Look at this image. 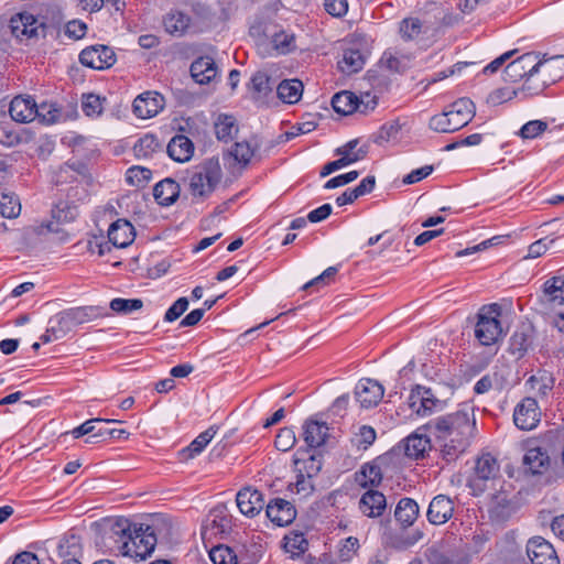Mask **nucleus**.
<instances>
[{
	"label": "nucleus",
	"instance_id": "nucleus-1",
	"mask_svg": "<svg viewBox=\"0 0 564 564\" xmlns=\"http://www.w3.org/2000/svg\"><path fill=\"white\" fill-rule=\"evenodd\" d=\"M434 437V447L443 457L458 458L470 446L476 432L474 409L464 406L455 412L436 416L421 426Z\"/></svg>",
	"mask_w": 564,
	"mask_h": 564
},
{
	"label": "nucleus",
	"instance_id": "nucleus-2",
	"mask_svg": "<svg viewBox=\"0 0 564 564\" xmlns=\"http://www.w3.org/2000/svg\"><path fill=\"white\" fill-rule=\"evenodd\" d=\"M111 539L117 544L118 551L123 556L143 561L151 555L156 545V535L153 529L147 525L132 529L128 519H117L110 529Z\"/></svg>",
	"mask_w": 564,
	"mask_h": 564
},
{
	"label": "nucleus",
	"instance_id": "nucleus-3",
	"mask_svg": "<svg viewBox=\"0 0 564 564\" xmlns=\"http://www.w3.org/2000/svg\"><path fill=\"white\" fill-rule=\"evenodd\" d=\"M564 469V460H514L507 466L510 478L524 481L550 482Z\"/></svg>",
	"mask_w": 564,
	"mask_h": 564
},
{
	"label": "nucleus",
	"instance_id": "nucleus-4",
	"mask_svg": "<svg viewBox=\"0 0 564 564\" xmlns=\"http://www.w3.org/2000/svg\"><path fill=\"white\" fill-rule=\"evenodd\" d=\"M223 176L219 160L209 158L192 172L188 188L194 198L206 199L217 187Z\"/></svg>",
	"mask_w": 564,
	"mask_h": 564
},
{
	"label": "nucleus",
	"instance_id": "nucleus-5",
	"mask_svg": "<svg viewBox=\"0 0 564 564\" xmlns=\"http://www.w3.org/2000/svg\"><path fill=\"white\" fill-rule=\"evenodd\" d=\"M501 306L497 303L484 305L477 314L475 326V337L484 346H490L498 341L503 335V329L499 317Z\"/></svg>",
	"mask_w": 564,
	"mask_h": 564
},
{
	"label": "nucleus",
	"instance_id": "nucleus-6",
	"mask_svg": "<svg viewBox=\"0 0 564 564\" xmlns=\"http://www.w3.org/2000/svg\"><path fill=\"white\" fill-rule=\"evenodd\" d=\"M564 443V431L552 429L541 433L535 437L528 438L523 443V449L527 452L523 458H550Z\"/></svg>",
	"mask_w": 564,
	"mask_h": 564
},
{
	"label": "nucleus",
	"instance_id": "nucleus-7",
	"mask_svg": "<svg viewBox=\"0 0 564 564\" xmlns=\"http://www.w3.org/2000/svg\"><path fill=\"white\" fill-rule=\"evenodd\" d=\"M432 449L435 447L431 438L425 434L414 432L377 458H399L401 455L405 458H425V455H429Z\"/></svg>",
	"mask_w": 564,
	"mask_h": 564
},
{
	"label": "nucleus",
	"instance_id": "nucleus-8",
	"mask_svg": "<svg viewBox=\"0 0 564 564\" xmlns=\"http://www.w3.org/2000/svg\"><path fill=\"white\" fill-rule=\"evenodd\" d=\"M330 427L326 422L316 416L306 419L302 425V438L310 449H321L325 446H334L337 441L330 434Z\"/></svg>",
	"mask_w": 564,
	"mask_h": 564
},
{
	"label": "nucleus",
	"instance_id": "nucleus-9",
	"mask_svg": "<svg viewBox=\"0 0 564 564\" xmlns=\"http://www.w3.org/2000/svg\"><path fill=\"white\" fill-rule=\"evenodd\" d=\"M541 411L534 398L527 397L518 403L513 411V422L522 431H531L538 426Z\"/></svg>",
	"mask_w": 564,
	"mask_h": 564
},
{
	"label": "nucleus",
	"instance_id": "nucleus-10",
	"mask_svg": "<svg viewBox=\"0 0 564 564\" xmlns=\"http://www.w3.org/2000/svg\"><path fill=\"white\" fill-rule=\"evenodd\" d=\"M79 62L93 69H106L116 63L115 52L106 45H93L84 48L79 54Z\"/></svg>",
	"mask_w": 564,
	"mask_h": 564
},
{
	"label": "nucleus",
	"instance_id": "nucleus-11",
	"mask_svg": "<svg viewBox=\"0 0 564 564\" xmlns=\"http://www.w3.org/2000/svg\"><path fill=\"white\" fill-rule=\"evenodd\" d=\"M384 388L377 380L364 378L358 381L355 388V397L364 409L377 406L382 400Z\"/></svg>",
	"mask_w": 564,
	"mask_h": 564
},
{
	"label": "nucleus",
	"instance_id": "nucleus-12",
	"mask_svg": "<svg viewBox=\"0 0 564 564\" xmlns=\"http://www.w3.org/2000/svg\"><path fill=\"white\" fill-rule=\"evenodd\" d=\"M231 529V517L226 506L219 505L213 508L207 517L206 525L202 532L203 536H220L228 534Z\"/></svg>",
	"mask_w": 564,
	"mask_h": 564
},
{
	"label": "nucleus",
	"instance_id": "nucleus-13",
	"mask_svg": "<svg viewBox=\"0 0 564 564\" xmlns=\"http://www.w3.org/2000/svg\"><path fill=\"white\" fill-rule=\"evenodd\" d=\"M527 554L532 564H560L553 545L541 536H533L528 541Z\"/></svg>",
	"mask_w": 564,
	"mask_h": 564
},
{
	"label": "nucleus",
	"instance_id": "nucleus-14",
	"mask_svg": "<svg viewBox=\"0 0 564 564\" xmlns=\"http://www.w3.org/2000/svg\"><path fill=\"white\" fill-rule=\"evenodd\" d=\"M42 25L33 14L28 12L17 13L10 20L11 33L21 42L37 37Z\"/></svg>",
	"mask_w": 564,
	"mask_h": 564
},
{
	"label": "nucleus",
	"instance_id": "nucleus-15",
	"mask_svg": "<svg viewBox=\"0 0 564 564\" xmlns=\"http://www.w3.org/2000/svg\"><path fill=\"white\" fill-rule=\"evenodd\" d=\"M132 107L137 117L149 119L164 108V97L156 91H145L133 100Z\"/></svg>",
	"mask_w": 564,
	"mask_h": 564
},
{
	"label": "nucleus",
	"instance_id": "nucleus-16",
	"mask_svg": "<svg viewBox=\"0 0 564 564\" xmlns=\"http://www.w3.org/2000/svg\"><path fill=\"white\" fill-rule=\"evenodd\" d=\"M265 513L274 524L286 527L295 520L297 512L292 502L274 498L267 505Z\"/></svg>",
	"mask_w": 564,
	"mask_h": 564
},
{
	"label": "nucleus",
	"instance_id": "nucleus-17",
	"mask_svg": "<svg viewBox=\"0 0 564 564\" xmlns=\"http://www.w3.org/2000/svg\"><path fill=\"white\" fill-rule=\"evenodd\" d=\"M473 470L468 479L469 487L481 492L485 490V484L499 475L500 466L498 460H475Z\"/></svg>",
	"mask_w": 564,
	"mask_h": 564
},
{
	"label": "nucleus",
	"instance_id": "nucleus-18",
	"mask_svg": "<svg viewBox=\"0 0 564 564\" xmlns=\"http://www.w3.org/2000/svg\"><path fill=\"white\" fill-rule=\"evenodd\" d=\"M77 217V209L74 205L68 202H58L52 208L53 220L47 224H43L40 227V232L46 229L47 232L63 234L61 225L70 223Z\"/></svg>",
	"mask_w": 564,
	"mask_h": 564
},
{
	"label": "nucleus",
	"instance_id": "nucleus-19",
	"mask_svg": "<svg viewBox=\"0 0 564 564\" xmlns=\"http://www.w3.org/2000/svg\"><path fill=\"white\" fill-rule=\"evenodd\" d=\"M236 502L240 512L250 518L257 516L264 506L262 494L250 487L242 488L238 491Z\"/></svg>",
	"mask_w": 564,
	"mask_h": 564
},
{
	"label": "nucleus",
	"instance_id": "nucleus-20",
	"mask_svg": "<svg viewBox=\"0 0 564 564\" xmlns=\"http://www.w3.org/2000/svg\"><path fill=\"white\" fill-rule=\"evenodd\" d=\"M9 112L17 122H30L36 118L37 105L31 96H17L10 102Z\"/></svg>",
	"mask_w": 564,
	"mask_h": 564
},
{
	"label": "nucleus",
	"instance_id": "nucleus-21",
	"mask_svg": "<svg viewBox=\"0 0 564 564\" xmlns=\"http://www.w3.org/2000/svg\"><path fill=\"white\" fill-rule=\"evenodd\" d=\"M454 512L453 501L444 495L434 497L429 506L427 519L433 524L447 522Z\"/></svg>",
	"mask_w": 564,
	"mask_h": 564
},
{
	"label": "nucleus",
	"instance_id": "nucleus-22",
	"mask_svg": "<svg viewBox=\"0 0 564 564\" xmlns=\"http://www.w3.org/2000/svg\"><path fill=\"white\" fill-rule=\"evenodd\" d=\"M189 72L197 84L206 85L216 78L218 68L210 56H200L192 63Z\"/></svg>",
	"mask_w": 564,
	"mask_h": 564
},
{
	"label": "nucleus",
	"instance_id": "nucleus-23",
	"mask_svg": "<svg viewBox=\"0 0 564 564\" xmlns=\"http://www.w3.org/2000/svg\"><path fill=\"white\" fill-rule=\"evenodd\" d=\"M135 237L134 228L126 219H118L108 229V239L117 248H126L133 242Z\"/></svg>",
	"mask_w": 564,
	"mask_h": 564
},
{
	"label": "nucleus",
	"instance_id": "nucleus-24",
	"mask_svg": "<svg viewBox=\"0 0 564 564\" xmlns=\"http://www.w3.org/2000/svg\"><path fill=\"white\" fill-rule=\"evenodd\" d=\"M446 112L453 120L454 127L460 129L473 119L475 105L469 98H459L449 106Z\"/></svg>",
	"mask_w": 564,
	"mask_h": 564
},
{
	"label": "nucleus",
	"instance_id": "nucleus-25",
	"mask_svg": "<svg viewBox=\"0 0 564 564\" xmlns=\"http://www.w3.org/2000/svg\"><path fill=\"white\" fill-rule=\"evenodd\" d=\"M387 501L382 492L377 490H368L365 492L359 501L360 511L369 517H380L386 510Z\"/></svg>",
	"mask_w": 564,
	"mask_h": 564
},
{
	"label": "nucleus",
	"instance_id": "nucleus-26",
	"mask_svg": "<svg viewBox=\"0 0 564 564\" xmlns=\"http://www.w3.org/2000/svg\"><path fill=\"white\" fill-rule=\"evenodd\" d=\"M169 156L176 162L188 161L194 153L192 140L184 134L174 135L166 147Z\"/></svg>",
	"mask_w": 564,
	"mask_h": 564
},
{
	"label": "nucleus",
	"instance_id": "nucleus-27",
	"mask_svg": "<svg viewBox=\"0 0 564 564\" xmlns=\"http://www.w3.org/2000/svg\"><path fill=\"white\" fill-rule=\"evenodd\" d=\"M180 192V184L173 178L167 177L155 184L153 196L159 205L171 206L178 198Z\"/></svg>",
	"mask_w": 564,
	"mask_h": 564
},
{
	"label": "nucleus",
	"instance_id": "nucleus-28",
	"mask_svg": "<svg viewBox=\"0 0 564 564\" xmlns=\"http://www.w3.org/2000/svg\"><path fill=\"white\" fill-rule=\"evenodd\" d=\"M65 311L73 326L82 325L108 315L106 308L99 305L78 306Z\"/></svg>",
	"mask_w": 564,
	"mask_h": 564
},
{
	"label": "nucleus",
	"instance_id": "nucleus-29",
	"mask_svg": "<svg viewBox=\"0 0 564 564\" xmlns=\"http://www.w3.org/2000/svg\"><path fill=\"white\" fill-rule=\"evenodd\" d=\"M377 433L370 425H359L354 429L350 436V446L357 452L367 451L376 441Z\"/></svg>",
	"mask_w": 564,
	"mask_h": 564
},
{
	"label": "nucleus",
	"instance_id": "nucleus-30",
	"mask_svg": "<svg viewBox=\"0 0 564 564\" xmlns=\"http://www.w3.org/2000/svg\"><path fill=\"white\" fill-rule=\"evenodd\" d=\"M554 383L555 379L550 372L545 370L538 371L536 375L531 376L525 382L529 389L541 399L549 397L554 388Z\"/></svg>",
	"mask_w": 564,
	"mask_h": 564
},
{
	"label": "nucleus",
	"instance_id": "nucleus-31",
	"mask_svg": "<svg viewBox=\"0 0 564 564\" xmlns=\"http://www.w3.org/2000/svg\"><path fill=\"white\" fill-rule=\"evenodd\" d=\"M430 564H468L469 557L465 550L455 549L447 552L432 550L429 554Z\"/></svg>",
	"mask_w": 564,
	"mask_h": 564
},
{
	"label": "nucleus",
	"instance_id": "nucleus-32",
	"mask_svg": "<svg viewBox=\"0 0 564 564\" xmlns=\"http://www.w3.org/2000/svg\"><path fill=\"white\" fill-rule=\"evenodd\" d=\"M543 296L545 301L553 305H564V276H553L543 284Z\"/></svg>",
	"mask_w": 564,
	"mask_h": 564
},
{
	"label": "nucleus",
	"instance_id": "nucleus-33",
	"mask_svg": "<svg viewBox=\"0 0 564 564\" xmlns=\"http://www.w3.org/2000/svg\"><path fill=\"white\" fill-rule=\"evenodd\" d=\"M532 345V329L530 326H521L510 337V352L522 357Z\"/></svg>",
	"mask_w": 564,
	"mask_h": 564
},
{
	"label": "nucleus",
	"instance_id": "nucleus-34",
	"mask_svg": "<svg viewBox=\"0 0 564 564\" xmlns=\"http://www.w3.org/2000/svg\"><path fill=\"white\" fill-rule=\"evenodd\" d=\"M365 65L364 54L355 47H348L343 53V58L338 61V68L345 74L359 72Z\"/></svg>",
	"mask_w": 564,
	"mask_h": 564
},
{
	"label": "nucleus",
	"instance_id": "nucleus-35",
	"mask_svg": "<svg viewBox=\"0 0 564 564\" xmlns=\"http://www.w3.org/2000/svg\"><path fill=\"white\" fill-rule=\"evenodd\" d=\"M303 93V84L299 79L282 80L276 87L278 97L286 104L297 102Z\"/></svg>",
	"mask_w": 564,
	"mask_h": 564
},
{
	"label": "nucleus",
	"instance_id": "nucleus-36",
	"mask_svg": "<svg viewBox=\"0 0 564 564\" xmlns=\"http://www.w3.org/2000/svg\"><path fill=\"white\" fill-rule=\"evenodd\" d=\"M162 151L159 139L151 133L141 137L133 145L134 155L138 159H150L154 153Z\"/></svg>",
	"mask_w": 564,
	"mask_h": 564
},
{
	"label": "nucleus",
	"instance_id": "nucleus-37",
	"mask_svg": "<svg viewBox=\"0 0 564 564\" xmlns=\"http://www.w3.org/2000/svg\"><path fill=\"white\" fill-rule=\"evenodd\" d=\"M218 427L215 425L209 426L206 431L202 432L192 443L181 451L185 458H192L199 455L205 447L212 442L217 433Z\"/></svg>",
	"mask_w": 564,
	"mask_h": 564
},
{
	"label": "nucleus",
	"instance_id": "nucleus-38",
	"mask_svg": "<svg viewBox=\"0 0 564 564\" xmlns=\"http://www.w3.org/2000/svg\"><path fill=\"white\" fill-rule=\"evenodd\" d=\"M419 514L417 503L410 498H402L394 511L395 519L404 527L413 524Z\"/></svg>",
	"mask_w": 564,
	"mask_h": 564
},
{
	"label": "nucleus",
	"instance_id": "nucleus-39",
	"mask_svg": "<svg viewBox=\"0 0 564 564\" xmlns=\"http://www.w3.org/2000/svg\"><path fill=\"white\" fill-rule=\"evenodd\" d=\"M189 18L181 11H171L163 19V25L169 34L181 36L189 25Z\"/></svg>",
	"mask_w": 564,
	"mask_h": 564
},
{
	"label": "nucleus",
	"instance_id": "nucleus-40",
	"mask_svg": "<svg viewBox=\"0 0 564 564\" xmlns=\"http://www.w3.org/2000/svg\"><path fill=\"white\" fill-rule=\"evenodd\" d=\"M516 61L520 64V66H523V69L528 70V78L523 85V90L529 91L530 94H538L542 90L540 89H533L529 85L530 77H532L534 74H536L540 70V67L543 66L545 63L543 61L538 59V55L535 53H525L521 55L520 57L516 58Z\"/></svg>",
	"mask_w": 564,
	"mask_h": 564
},
{
	"label": "nucleus",
	"instance_id": "nucleus-41",
	"mask_svg": "<svg viewBox=\"0 0 564 564\" xmlns=\"http://www.w3.org/2000/svg\"><path fill=\"white\" fill-rule=\"evenodd\" d=\"M355 479L362 488L376 487L382 480V473L379 466L366 463L361 470L356 473Z\"/></svg>",
	"mask_w": 564,
	"mask_h": 564
},
{
	"label": "nucleus",
	"instance_id": "nucleus-42",
	"mask_svg": "<svg viewBox=\"0 0 564 564\" xmlns=\"http://www.w3.org/2000/svg\"><path fill=\"white\" fill-rule=\"evenodd\" d=\"M357 95L352 91L344 90L335 94L332 98V106L337 113L350 115L356 110Z\"/></svg>",
	"mask_w": 564,
	"mask_h": 564
},
{
	"label": "nucleus",
	"instance_id": "nucleus-43",
	"mask_svg": "<svg viewBox=\"0 0 564 564\" xmlns=\"http://www.w3.org/2000/svg\"><path fill=\"white\" fill-rule=\"evenodd\" d=\"M296 470L299 471L296 488L297 491L305 490V480L304 477L313 478L316 476L322 469L321 460H294Z\"/></svg>",
	"mask_w": 564,
	"mask_h": 564
},
{
	"label": "nucleus",
	"instance_id": "nucleus-44",
	"mask_svg": "<svg viewBox=\"0 0 564 564\" xmlns=\"http://www.w3.org/2000/svg\"><path fill=\"white\" fill-rule=\"evenodd\" d=\"M68 319L70 318L66 311L59 312L58 314L50 318V332H52L53 337L61 339L72 330L74 326L72 324V321Z\"/></svg>",
	"mask_w": 564,
	"mask_h": 564
},
{
	"label": "nucleus",
	"instance_id": "nucleus-45",
	"mask_svg": "<svg viewBox=\"0 0 564 564\" xmlns=\"http://www.w3.org/2000/svg\"><path fill=\"white\" fill-rule=\"evenodd\" d=\"M249 88L253 99L267 97L271 91L270 77L264 72L254 73L250 79Z\"/></svg>",
	"mask_w": 564,
	"mask_h": 564
},
{
	"label": "nucleus",
	"instance_id": "nucleus-46",
	"mask_svg": "<svg viewBox=\"0 0 564 564\" xmlns=\"http://www.w3.org/2000/svg\"><path fill=\"white\" fill-rule=\"evenodd\" d=\"M358 143H359V141L357 139L350 140L347 143H345L344 145L337 148L335 150V154L338 155L339 158H348V159L350 158L351 164L355 162H358V161L365 159L368 153L367 147H361V148L355 150L356 147L358 145Z\"/></svg>",
	"mask_w": 564,
	"mask_h": 564
},
{
	"label": "nucleus",
	"instance_id": "nucleus-47",
	"mask_svg": "<svg viewBox=\"0 0 564 564\" xmlns=\"http://www.w3.org/2000/svg\"><path fill=\"white\" fill-rule=\"evenodd\" d=\"M283 540L285 551L292 555L303 554L307 550L308 543L302 532L292 531Z\"/></svg>",
	"mask_w": 564,
	"mask_h": 564
},
{
	"label": "nucleus",
	"instance_id": "nucleus-48",
	"mask_svg": "<svg viewBox=\"0 0 564 564\" xmlns=\"http://www.w3.org/2000/svg\"><path fill=\"white\" fill-rule=\"evenodd\" d=\"M143 302L140 299H121L116 297L110 301L109 307L119 315H128L134 311L141 310Z\"/></svg>",
	"mask_w": 564,
	"mask_h": 564
},
{
	"label": "nucleus",
	"instance_id": "nucleus-49",
	"mask_svg": "<svg viewBox=\"0 0 564 564\" xmlns=\"http://www.w3.org/2000/svg\"><path fill=\"white\" fill-rule=\"evenodd\" d=\"M59 553L63 556H72L61 564H80L76 556L80 553L79 539L70 535L64 543L59 544Z\"/></svg>",
	"mask_w": 564,
	"mask_h": 564
},
{
	"label": "nucleus",
	"instance_id": "nucleus-50",
	"mask_svg": "<svg viewBox=\"0 0 564 564\" xmlns=\"http://www.w3.org/2000/svg\"><path fill=\"white\" fill-rule=\"evenodd\" d=\"M273 47L281 54L290 53L295 48V35L284 30L276 32L272 36Z\"/></svg>",
	"mask_w": 564,
	"mask_h": 564
},
{
	"label": "nucleus",
	"instance_id": "nucleus-51",
	"mask_svg": "<svg viewBox=\"0 0 564 564\" xmlns=\"http://www.w3.org/2000/svg\"><path fill=\"white\" fill-rule=\"evenodd\" d=\"M235 119L231 116L220 115L215 123V133L218 140L228 141L236 131Z\"/></svg>",
	"mask_w": 564,
	"mask_h": 564
},
{
	"label": "nucleus",
	"instance_id": "nucleus-52",
	"mask_svg": "<svg viewBox=\"0 0 564 564\" xmlns=\"http://www.w3.org/2000/svg\"><path fill=\"white\" fill-rule=\"evenodd\" d=\"M21 204L19 199L11 194H1L0 214L4 218H15L20 215Z\"/></svg>",
	"mask_w": 564,
	"mask_h": 564
},
{
	"label": "nucleus",
	"instance_id": "nucleus-53",
	"mask_svg": "<svg viewBox=\"0 0 564 564\" xmlns=\"http://www.w3.org/2000/svg\"><path fill=\"white\" fill-rule=\"evenodd\" d=\"M209 557L214 564H238L236 553L226 545L214 546L209 552Z\"/></svg>",
	"mask_w": 564,
	"mask_h": 564
},
{
	"label": "nucleus",
	"instance_id": "nucleus-54",
	"mask_svg": "<svg viewBox=\"0 0 564 564\" xmlns=\"http://www.w3.org/2000/svg\"><path fill=\"white\" fill-rule=\"evenodd\" d=\"M105 100V98L101 99L95 94L84 95L82 99V110L87 117H98L104 110L102 101Z\"/></svg>",
	"mask_w": 564,
	"mask_h": 564
},
{
	"label": "nucleus",
	"instance_id": "nucleus-55",
	"mask_svg": "<svg viewBox=\"0 0 564 564\" xmlns=\"http://www.w3.org/2000/svg\"><path fill=\"white\" fill-rule=\"evenodd\" d=\"M423 24L417 18L404 19L400 23V34L403 40L412 41L422 32Z\"/></svg>",
	"mask_w": 564,
	"mask_h": 564
},
{
	"label": "nucleus",
	"instance_id": "nucleus-56",
	"mask_svg": "<svg viewBox=\"0 0 564 564\" xmlns=\"http://www.w3.org/2000/svg\"><path fill=\"white\" fill-rule=\"evenodd\" d=\"M237 442L238 438L236 437V430L229 431L227 434L223 436V438L219 442H217L214 445L212 449V455L215 456L216 458H219L231 454L230 448L235 444H237Z\"/></svg>",
	"mask_w": 564,
	"mask_h": 564
},
{
	"label": "nucleus",
	"instance_id": "nucleus-57",
	"mask_svg": "<svg viewBox=\"0 0 564 564\" xmlns=\"http://www.w3.org/2000/svg\"><path fill=\"white\" fill-rule=\"evenodd\" d=\"M429 126L433 131L441 133H449L458 130L457 127H454L453 120L449 118L446 111L433 116L430 119Z\"/></svg>",
	"mask_w": 564,
	"mask_h": 564
},
{
	"label": "nucleus",
	"instance_id": "nucleus-58",
	"mask_svg": "<svg viewBox=\"0 0 564 564\" xmlns=\"http://www.w3.org/2000/svg\"><path fill=\"white\" fill-rule=\"evenodd\" d=\"M431 395V389L423 386H415L409 395L408 403L413 413L421 416L423 395Z\"/></svg>",
	"mask_w": 564,
	"mask_h": 564
},
{
	"label": "nucleus",
	"instance_id": "nucleus-59",
	"mask_svg": "<svg viewBox=\"0 0 564 564\" xmlns=\"http://www.w3.org/2000/svg\"><path fill=\"white\" fill-rule=\"evenodd\" d=\"M296 442L295 432L292 427H283L279 431L274 446L278 451L286 452L291 449Z\"/></svg>",
	"mask_w": 564,
	"mask_h": 564
},
{
	"label": "nucleus",
	"instance_id": "nucleus-60",
	"mask_svg": "<svg viewBox=\"0 0 564 564\" xmlns=\"http://www.w3.org/2000/svg\"><path fill=\"white\" fill-rule=\"evenodd\" d=\"M230 155L236 162L246 166L253 156V149L248 142H236L230 151Z\"/></svg>",
	"mask_w": 564,
	"mask_h": 564
},
{
	"label": "nucleus",
	"instance_id": "nucleus-61",
	"mask_svg": "<svg viewBox=\"0 0 564 564\" xmlns=\"http://www.w3.org/2000/svg\"><path fill=\"white\" fill-rule=\"evenodd\" d=\"M59 117L61 110L57 109L53 104L43 102L37 106L36 118H39L41 122L53 124L58 120Z\"/></svg>",
	"mask_w": 564,
	"mask_h": 564
},
{
	"label": "nucleus",
	"instance_id": "nucleus-62",
	"mask_svg": "<svg viewBox=\"0 0 564 564\" xmlns=\"http://www.w3.org/2000/svg\"><path fill=\"white\" fill-rule=\"evenodd\" d=\"M547 129V123L542 120H531L522 126L519 135L522 139H534Z\"/></svg>",
	"mask_w": 564,
	"mask_h": 564
},
{
	"label": "nucleus",
	"instance_id": "nucleus-63",
	"mask_svg": "<svg viewBox=\"0 0 564 564\" xmlns=\"http://www.w3.org/2000/svg\"><path fill=\"white\" fill-rule=\"evenodd\" d=\"M378 105V98L376 95H372L370 91L364 93L360 96L357 95L356 100V110L355 112H359L362 115H367L372 111Z\"/></svg>",
	"mask_w": 564,
	"mask_h": 564
},
{
	"label": "nucleus",
	"instance_id": "nucleus-64",
	"mask_svg": "<svg viewBox=\"0 0 564 564\" xmlns=\"http://www.w3.org/2000/svg\"><path fill=\"white\" fill-rule=\"evenodd\" d=\"M151 171L141 166H132L127 171V181L133 185L141 186L151 178Z\"/></svg>",
	"mask_w": 564,
	"mask_h": 564
}]
</instances>
